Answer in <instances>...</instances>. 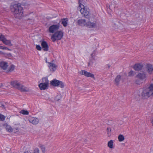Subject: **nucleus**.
Segmentation results:
<instances>
[{
  "label": "nucleus",
  "instance_id": "28",
  "mask_svg": "<svg viewBox=\"0 0 153 153\" xmlns=\"http://www.w3.org/2000/svg\"><path fill=\"white\" fill-rule=\"evenodd\" d=\"M118 140L120 142H122L124 140V136L122 134L120 135L118 137Z\"/></svg>",
  "mask_w": 153,
  "mask_h": 153
},
{
  "label": "nucleus",
  "instance_id": "37",
  "mask_svg": "<svg viewBox=\"0 0 153 153\" xmlns=\"http://www.w3.org/2000/svg\"><path fill=\"white\" fill-rule=\"evenodd\" d=\"M36 48L38 51H41L42 50V48L39 45H36Z\"/></svg>",
  "mask_w": 153,
  "mask_h": 153
},
{
  "label": "nucleus",
  "instance_id": "39",
  "mask_svg": "<svg viewBox=\"0 0 153 153\" xmlns=\"http://www.w3.org/2000/svg\"><path fill=\"white\" fill-rule=\"evenodd\" d=\"M136 83L137 84H140V82H139V80H136Z\"/></svg>",
  "mask_w": 153,
  "mask_h": 153
},
{
  "label": "nucleus",
  "instance_id": "45",
  "mask_svg": "<svg viewBox=\"0 0 153 153\" xmlns=\"http://www.w3.org/2000/svg\"><path fill=\"white\" fill-rule=\"evenodd\" d=\"M46 62H48H48H47V60H46Z\"/></svg>",
  "mask_w": 153,
  "mask_h": 153
},
{
  "label": "nucleus",
  "instance_id": "38",
  "mask_svg": "<svg viewBox=\"0 0 153 153\" xmlns=\"http://www.w3.org/2000/svg\"><path fill=\"white\" fill-rule=\"evenodd\" d=\"M0 48L2 49H4V50H9V51L11 50L9 49H8V48L7 47H4L3 46H0Z\"/></svg>",
  "mask_w": 153,
  "mask_h": 153
},
{
  "label": "nucleus",
  "instance_id": "4",
  "mask_svg": "<svg viewBox=\"0 0 153 153\" xmlns=\"http://www.w3.org/2000/svg\"><path fill=\"white\" fill-rule=\"evenodd\" d=\"M48 85L49 81L48 78L44 77L42 79V82L39 84V86L41 90H44L48 88Z\"/></svg>",
  "mask_w": 153,
  "mask_h": 153
},
{
  "label": "nucleus",
  "instance_id": "32",
  "mask_svg": "<svg viewBox=\"0 0 153 153\" xmlns=\"http://www.w3.org/2000/svg\"><path fill=\"white\" fill-rule=\"evenodd\" d=\"M39 147L41 149L42 152L43 153H45V147L43 145H40L39 146Z\"/></svg>",
  "mask_w": 153,
  "mask_h": 153
},
{
  "label": "nucleus",
  "instance_id": "42",
  "mask_svg": "<svg viewBox=\"0 0 153 153\" xmlns=\"http://www.w3.org/2000/svg\"><path fill=\"white\" fill-rule=\"evenodd\" d=\"M24 153H29V152L28 151H27L24 152Z\"/></svg>",
  "mask_w": 153,
  "mask_h": 153
},
{
  "label": "nucleus",
  "instance_id": "36",
  "mask_svg": "<svg viewBox=\"0 0 153 153\" xmlns=\"http://www.w3.org/2000/svg\"><path fill=\"white\" fill-rule=\"evenodd\" d=\"M5 117L3 115L0 114V120L4 121V120Z\"/></svg>",
  "mask_w": 153,
  "mask_h": 153
},
{
  "label": "nucleus",
  "instance_id": "1",
  "mask_svg": "<svg viewBox=\"0 0 153 153\" xmlns=\"http://www.w3.org/2000/svg\"><path fill=\"white\" fill-rule=\"evenodd\" d=\"M10 9L16 18L19 19L22 16L23 8L21 4L18 3L12 5L10 6Z\"/></svg>",
  "mask_w": 153,
  "mask_h": 153
},
{
  "label": "nucleus",
  "instance_id": "16",
  "mask_svg": "<svg viewBox=\"0 0 153 153\" xmlns=\"http://www.w3.org/2000/svg\"><path fill=\"white\" fill-rule=\"evenodd\" d=\"M21 83L17 81H14L11 82V85L14 87L18 89Z\"/></svg>",
  "mask_w": 153,
  "mask_h": 153
},
{
  "label": "nucleus",
  "instance_id": "2",
  "mask_svg": "<svg viewBox=\"0 0 153 153\" xmlns=\"http://www.w3.org/2000/svg\"><path fill=\"white\" fill-rule=\"evenodd\" d=\"M79 6L78 7L79 9H80V12L82 14L84 17L86 18L89 17V9L85 8L84 6L80 3V0H79Z\"/></svg>",
  "mask_w": 153,
  "mask_h": 153
},
{
  "label": "nucleus",
  "instance_id": "27",
  "mask_svg": "<svg viewBox=\"0 0 153 153\" xmlns=\"http://www.w3.org/2000/svg\"><path fill=\"white\" fill-rule=\"evenodd\" d=\"M116 3V1H113L112 2H111V4L110 5H109L108 6L109 9L111 10L113 8H114L115 7Z\"/></svg>",
  "mask_w": 153,
  "mask_h": 153
},
{
  "label": "nucleus",
  "instance_id": "12",
  "mask_svg": "<svg viewBox=\"0 0 153 153\" xmlns=\"http://www.w3.org/2000/svg\"><path fill=\"white\" fill-rule=\"evenodd\" d=\"M41 42V45L44 51H48V50L49 47L47 42L45 41H40Z\"/></svg>",
  "mask_w": 153,
  "mask_h": 153
},
{
  "label": "nucleus",
  "instance_id": "29",
  "mask_svg": "<svg viewBox=\"0 0 153 153\" xmlns=\"http://www.w3.org/2000/svg\"><path fill=\"white\" fill-rule=\"evenodd\" d=\"M20 113L24 115H28L29 114V112L27 110H22L20 112Z\"/></svg>",
  "mask_w": 153,
  "mask_h": 153
},
{
  "label": "nucleus",
  "instance_id": "31",
  "mask_svg": "<svg viewBox=\"0 0 153 153\" xmlns=\"http://www.w3.org/2000/svg\"><path fill=\"white\" fill-rule=\"evenodd\" d=\"M6 130L9 132H11L13 131L12 128L10 126H6Z\"/></svg>",
  "mask_w": 153,
  "mask_h": 153
},
{
  "label": "nucleus",
  "instance_id": "44",
  "mask_svg": "<svg viewBox=\"0 0 153 153\" xmlns=\"http://www.w3.org/2000/svg\"><path fill=\"white\" fill-rule=\"evenodd\" d=\"M108 65V68H109L110 67V65Z\"/></svg>",
  "mask_w": 153,
  "mask_h": 153
},
{
  "label": "nucleus",
  "instance_id": "10",
  "mask_svg": "<svg viewBox=\"0 0 153 153\" xmlns=\"http://www.w3.org/2000/svg\"><path fill=\"white\" fill-rule=\"evenodd\" d=\"M29 122L34 125L38 124L39 122V120L37 118L33 117H29L28 119Z\"/></svg>",
  "mask_w": 153,
  "mask_h": 153
},
{
  "label": "nucleus",
  "instance_id": "15",
  "mask_svg": "<svg viewBox=\"0 0 153 153\" xmlns=\"http://www.w3.org/2000/svg\"><path fill=\"white\" fill-rule=\"evenodd\" d=\"M86 23L85 19H79L77 22V24L81 26H86Z\"/></svg>",
  "mask_w": 153,
  "mask_h": 153
},
{
  "label": "nucleus",
  "instance_id": "46",
  "mask_svg": "<svg viewBox=\"0 0 153 153\" xmlns=\"http://www.w3.org/2000/svg\"><path fill=\"white\" fill-rule=\"evenodd\" d=\"M29 153H31V152H30V153H29Z\"/></svg>",
  "mask_w": 153,
  "mask_h": 153
},
{
  "label": "nucleus",
  "instance_id": "6",
  "mask_svg": "<svg viewBox=\"0 0 153 153\" xmlns=\"http://www.w3.org/2000/svg\"><path fill=\"white\" fill-rule=\"evenodd\" d=\"M152 92L149 90L147 88H144L141 93L142 97L145 99H147L151 96Z\"/></svg>",
  "mask_w": 153,
  "mask_h": 153
},
{
  "label": "nucleus",
  "instance_id": "14",
  "mask_svg": "<svg viewBox=\"0 0 153 153\" xmlns=\"http://www.w3.org/2000/svg\"><path fill=\"white\" fill-rule=\"evenodd\" d=\"M48 67L50 70L53 72L56 69L57 65L54 63L50 62H48Z\"/></svg>",
  "mask_w": 153,
  "mask_h": 153
},
{
  "label": "nucleus",
  "instance_id": "30",
  "mask_svg": "<svg viewBox=\"0 0 153 153\" xmlns=\"http://www.w3.org/2000/svg\"><path fill=\"white\" fill-rule=\"evenodd\" d=\"M6 39L4 36L2 34L0 33V40L3 42Z\"/></svg>",
  "mask_w": 153,
  "mask_h": 153
},
{
  "label": "nucleus",
  "instance_id": "17",
  "mask_svg": "<svg viewBox=\"0 0 153 153\" xmlns=\"http://www.w3.org/2000/svg\"><path fill=\"white\" fill-rule=\"evenodd\" d=\"M8 66L7 63V62L4 61L0 62V67L4 70H6Z\"/></svg>",
  "mask_w": 153,
  "mask_h": 153
},
{
  "label": "nucleus",
  "instance_id": "22",
  "mask_svg": "<svg viewBox=\"0 0 153 153\" xmlns=\"http://www.w3.org/2000/svg\"><path fill=\"white\" fill-rule=\"evenodd\" d=\"M62 24L63 26L65 27L67 26L68 21V19L67 18H63L61 19Z\"/></svg>",
  "mask_w": 153,
  "mask_h": 153
},
{
  "label": "nucleus",
  "instance_id": "8",
  "mask_svg": "<svg viewBox=\"0 0 153 153\" xmlns=\"http://www.w3.org/2000/svg\"><path fill=\"white\" fill-rule=\"evenodd\" d=\"M86 27L89 28H95L97 27V22L95 21L94 22L88 21L86 23Z\"/></svg>",
  "mask_w": 153,
  "mask_h": 153
},
{
  "label": "nucleus",
  "instance_id": "3",
  "mask_svg": "<svg viewBox=\"0 0 153 153\" xmlns=\"http://www.w3.org/2000/svg\"><path fill=\"white\" fill-rule=\"evenodd\" d=\"M63 36V32L62 31H59L56 32L51 37L52 41L55 42L56 40H60Z\"/></svg>",
  "mask_w": 153,
  "mask_h": 153
},
{
  "label": "nucleus",
  "instance_id": "5",
  "mask_svg": "<svg viewBox=\"0 0 153 153\" xmlns=\"http://www.w3.org/2000/svg\"><path fill=\"white\" fill-rule=\"evenodd\" d=\"M50 83L51 85L54 86H59L61 88H63L64 85L63 83L61 81L54 79L51 81Z\"/></svg>",
  "mask_w": 153,
  "mask_h": 153
},
{
  "label": "nucleus",
  "instance_id": "33",
  "mask_svg": "<svg viewBox=\"0 0 153 153\" xmlns=\"http://www.w3.org/2000/svg\"><path fill=\"white\" fill-rule=\"evenodd\" d=\"M147 89H149V90L150 91H151V92H153V84H151L147 88Z\"/></svg>",
  "mask_w": 153,
  "mask_h": 153
},
{
  "label": "nucleus",
  "instance_id": "24",
  "mask_svg": "<svg viewBox=\"0 0 153 153\" xmlns=\"http://www.w3.org/2000/svg\"><path fill=\"white\" fill-rule=\"evenodd\" d=\"M3 42L5 45L10 46H11L13 45L10 40H7L6 39Z\"/></svg>",
  "mask_w": 153,
  "mask_h": 153
},
{
  "label": "nucleus",
  "instance_id": "18",
  "mask_svg": "<svg viewBox=\"0 0 153 153\" xmlns=\"http://www.w3.org/2000/svg\"><path fill=\"white\" fill-rule=\"evenodd\" d=\"M95 56V51H94L91 54V60H90V61L88 63V66H89L90 65H91L94 62V57Z\"/></svg>",
  "mask_w": 153,
  "mask_h": 153
},
{
  "label": "nucleus",
  "instance_id": "9",
  "mask_svg": "<svg viewBox=\"0 0 153 153\" xmlns=\"http://www.w3.org/2000/svg\"><path fill=\"white\" fill-rule=\"evenodd\" d=\"M59 28V26L57 25H53L49 27V32L51 33H53Z\"/></svg>",
  "mask_w": 153,
  "mask_h": 153
},
{
  "label": "nucleus",
  "instance_id": "23",
  "mask_svg": "<svg viewBox=\"0 0 153 153\" xmlns=\"http://www.w3.org/2000/svg\"><path fill=\"white\" fill-rule=\"evenodd\" d=\"M113 141L112 140H111L108 142V146L110 149H113L114 146L113 145Z\"/></svg>",
  "mask_w": 153,
  "mask_h": 153
},
{
  "label": "nucleus",
  "instance_id": "35",
  "mask_svg": "<svg viewBox=\"0 0 153 153\" xmlns=\"http://www.w3.org/2000/svg\"><path fill=\"white\" fill-rule=\"evenodd\" d=\"M32 153H39V150L38 148H35Z\"/></svg>",
  "mask_w": 153,
  "mask_h": 153
},
{
  "label": "nucleus",
  "instance_id": "41",
  "mask_svg": "<svg viewBox=\"0 0 153 153\" xmlns=\"http://www.w3.org/2000/svg\"><path fill=\"white\" fill-rule=\"evenodd\" d=\"M2 83H1L0 84V87H1V86H2Z\"/></svg>",
  "mask_w": 153,
  "mask_h": 153
},
{
  "label": "nucleus",
  "instance_id": "11",
  "mask_svg": "<svg viewBox=\"0 0 153 153\" xmlns=\"http://www.w3.org/2000/svg\"><path fill=\"white\" fill-rule=\"evenodd\" d=\"M143 65L141 63H137L135 64L133 67V68L136 71H139L142 69Z\"/></svg>",
  "mask_w": 153,
  "mask_h": 153
},
{
  "label": "nucleus",
  "instance_id": "40",
  "mask_svg": "<svg viewBox=\"0 0 153 153\" xmlns=\"http://www.w3.org/2000/svg\"><path fill=\"white\" fill-rule=\"evenodd\" d=\"M1 107L3 108H5L4 106L3 105H2Z\"/></svg>",
  "mask_w": 153,
  "mask_h": 153
},
{
  "label": "nucleus",
  "instance_id": "34",
  "mask_svg": "<svg viewBox=\"0 0 153 153\" xmlns=\"http://www.w3.org/2000/svg\"><path fill=\"white\" fill-rule=\"evenodd\" d=\"M134 73L135 72L134 71H131L128 73V76H133L134 75Z\"/></svg>",
  "mask_w": 153,
  "mask_h": 153
},
{
  "label": "nucleus",
  "instance_id": "19",
  "mask_svg": "<svg viewBox=\"0 0 153 153\" xmlns=\"http://www.w3.org/2000/svg\"><path fill=\"white\" fill-rule=\"evenodd\" d=\"M146 68L147 71L149 73L151 74L153 71V67L151 64H147L146 65Z\"/></svg>",
  "mask_w": 153,
  "mask_h": 153
},
{
  "label": "nucleus",
  "instance_id": "7",
  "mask_svg": "<svg viewBox=\"0 0 153 153\" xmlns=\"http://www.w3.org/2000/svg\"><path fill=\"white\" fill-rule=\"evenodd\" d=\"M79 73L82 75H83L87 77H91L94 79H95L94 74L90 72H88L86 71L82 70L79 72Z\"/></svg>",
  "mask_w": 153,
  "mask_h": 153
},
{
  "label": "nucleus",
  "instance_id": "13",
  "mask_svg": "<svg viewBox=\"0 0 153 153\" xmlns=\"http://www.w3.org/2000/svg\"><path fill=\"white\" fill-rule=\"evenodd\" d=\"M137 77L141 80H143L145 79L146 77V74L144 72L139 73L136 76Z\"/></svg>",
  "mask_w": 153,
  "mask_h": 153
},
{
  "label": "nucleus",
  "instance_id": "20",
  "mask_svg": "<svg viewBox=\"0 0 153 153\" xmlns=\"http://www.w3.org/2000/svg\"><path fill=\"white\" fill-rule=\"evenodd\" d=\"M18 89L22 92H27L28 91V89L22 85L21 84Z\"/></svg>",
  "mask_w": 153,
  "mask_h": 153
},
{
  "label": "nucleus",
  "instance_id": "21",
  "mask_svg": "<svg viewBox=\"0 0 153 153\" xmlns=\"http://www.w3.org/2000/svg\"><path fill=\"white\" fill-rule=\"evenodd\" d=\"M121 79V76L120 75L117 76L115 79V84L117 86L118 85Z\"/></svg>",
  "mask_w": 153,
  "mask_h": 153
},
{
  "label": "nucleus",
  "instance_id": "26",
  "mask_svg": "<svg viewBox=\"0 0 153 153\" xmlns=\"http://www.w3.org/2000/svg\"><path fill=\"white\" fill-rule=\"evenodd\" d=\"M106 131L108 137H110L111 135V128L110 127H108L107 128Z\"/></svg>",
  "mask_w": 153,
  "mask_h": 153
},
{
  "label": "nucleus",
  "instance_id": "43",
  "mask_svg": "<svg viewBox=\"0 0 153 153\" xmlns=\"http://www.w3.org/2000/svg\"><path fill=\"white\" fill-rule=\"evenodd\" d=\"M151 96H153V92H152Z\"/></svg>",
  "mask_w": 153,
  "mask_h": 153
},
{
  "label": "nucleus",
  "instance_id": "25",
  "mask_svg": "<svg viewBox=\"0 0 153 153\" xmlns=\"http://www.w3.org/2000/svg\"><path fill=\"white\" fill-rule=\"evenodd\" d=\"M15 66L13 65H11L9 68L7 70V72H11L13 71L15 68Z\"/></svg>",
  "mask_w": 153,
  "mask_h": 153
}]
</instances>
